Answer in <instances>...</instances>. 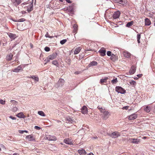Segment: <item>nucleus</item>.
Masks as SVG:
<instances>
[{"instance_id":"nucleus-1","label":"nucleus","mask_w":155,"mask_h":155,"mask_svg":"<svg viewBox=\"0 0 155 155\" xmlns=\"http://www.w3.org/2000/svg\"><path fill=\"white\" fill-rule=\"evenodd\" d=\"M97 108L100 110V112L103 113L102 114V118L104 120L107 119L110 115L109 112L105 110L104 109H103L100 106H98Z\"/></svg>"},{"instance_id":"nucleus-2","label":"nucleus","mask_w":155,"mask_h":155,"mask_svg":"<svg viewBox=\"0 0 155 155\" xmlns=\"http://www.w3.org/2000/svg\"><path fill=\"white\" fill-rule=\"evenodd\" d=\"M64 79L62 78L60 79L58 82L55 84V87L58 88L62 87L64 84Z\"/></svg>"},{"instance_id":"nucleus-3","label":"nucleus","mask_w":155,"mask_h":155,"mask_svg":"<svg viewBox=\"0 0 155 155\" xmlns=\"http://www.w3.org/2000/svg\"><path fill=\"white\" fill-rule=\"evenodd\" d=\"M115 91L118 93L124 94L126 93L125 90L120 87L117 86L115 87Z\"/></svg>"},{"instance_id":"nucleus-4","label":"nucleus","mask_w":155,"mask_h":155,"mask_svg":"<svg viewBox=\"0 0 155 155\" xmlns=\"http://www.w3.org/2000/svg\"><path fill=\"white\" fill-rule=\"evenodd\" d=\"M57 54L56 53H54L48 56L47 58V62L49 61V60H52L57 57Z\"/></svg>"},{"instance_id":"nucleus-5","label":"nucleus","mask_w":155,"mask_h":155,"mask_svg":"<svg viewBox=\"0 0 155 155\" xmlns=\"http://www.w3.org/2000/svg\"><path fill=\"white\" fill-rule=\"evenodd\" d=\"M108 135L113 138H117L120 136V133L117 131L114 132L111 134H108Z\"/></svg>"},{"instance_id":"nucleus-6","label":"nucleus","mask_w":155,"mask_h":155,"mask_svg":"<svg viewBox=\"0 0 155 155\" xmlns=\"http://www.w3.org/2000/svg\"><path fill=\"white\" fill-rule=\"evenodd\" d=\"M66 120L68 121L69 123L74 124L76 122V119L73 117H68L66 118Z\"/></svg>"},{"instance_id":"nucleus-7","label":"nucleus","mask_w":155,"mask_h":155,"mask_svg":"<svg viewBox=\"0 0 155 155\" xmlns=\"http://www.w3.org/2000/svg\"><path fill=\"white\" fill-rule=\"evenodd\" d=\"M28 5L27 6V11L28 12H30L33 10V3L30 2L28 3Z\"/></svg>"},{"instance_id":"nucleus-8","label":"nucleus","mask_w":155,"mask_h":155,"mask_svg":"<svg viewBox=\"0 0 155 155\" xmlns=\"http://www.w3.org/2000/svg\"><path fill=\"white\" fill-rule=\"evenodd\" d=\"M45 139L49 140H56L57 139L54 136L50 135H47L45 137Z\"/></svg>"},{"instance_id":"nucleus-9","label":"nucleus","mask_w":155,"mask_h":155,"mask_svg":"<svg viewBox=\"0 0 155 155\" xmlns=\"http://www.w3.org/2000/svg\"><path fill=\"white\" fill-rule=\"evenodd\" d=\"M120 14V12L118 11L115 12L113 15V18L116 19L119 18Z\"/></svg>"},{"instance_id":"nucleus-10","label":"nucleus","mask_w":155,"mask_h":155,"mask_svg":"<svg viewBox=\"0 0 155 155\" xmlns=\"http://www.w3.org/2000/svg\"><path fill=\"white\" fill-rule=\"evenodd\" d=\"M129 141L134 143L137 144L140 142V140L138 139L130 138Z\"/></svg>"},{"instance_id":"nucleus-11","label":"nucleus","mask_w":155,"mask_h":155,"mask_svg":"<svg viewBox=\"0 0 155 155\" xmlns=\"http://www.w3.org/2000/svg\"><path fill=\"white\" fill-rule=\"evenodd\" d=\"M137 114H133L128 117L129 120H132L136 119L137 118Z\"/></svg>"},{"instance_id":"nucleus-12","label":"nucleus","mask_w":155,"mask_h":155,"mask_svg":"<svg viewBox=\"0 0 155 155\" xmlns=\"http://www.w3.org/2000/svg\"><path fill=\"white\" fill-rule=\"evenodd\" d=\"M64 142L67 144L72 145H73L72 141L69 138L65 139L64 140Z\"/></svg>"},{"instance_id":"nucleus-13","label":"nucleus","mask_w":155,"mask_h":155,"mask_svg":"<svg viewBox=\"0 0 155 155\" xmlns=\"http://www.w3.org/2000/svg\"><path fill=\"white\" fill-rule=\"evenodd\" d=\"M23 70L22 67L21 66H19L17 68L14 69L12 71L13 72H18L20 71H22Z\"/></svg>"},{"instance_id":"nucleus-14","label":"nucleus","mask_w":155,"mask_h":155,"mask_svg":"<svg viewBox=\"0 0 155 155\" xmlns=\"http://www.w3.org/2000/svg\"><path fill=\"white\" fill-rule=\"evenodd\" d=\"M7 34L9 38H10L11 40L14 39L17 37L16 35L15 34L11 33H8Z\"/></svg>"},{"instance_id":"nucleus-15","label":"nucleus","mask_w":155,"mask_h":155,"mask_svg":"<svg viewBox=\"0 0 155 155\" xmlns=\"http://www.w3.org/2000/svg\"><path fill=\"white\" fill-rule=\"evenodd\" d=\"M136 70V67L134 66H132L129 71V73L132 74H134Z\"/></svg>"},{"instance_id":"nucleus-16","label":"nucleus","mask_w":155,"mask_h":155,"mask_svg":"<svg viewBox=\"0 0 155 155\" xmlns=\"http://www.w3.org/2000/svg\"><path fill=\"white\" fill-rule=\"evenodd\" d=\"M106 51L104 48H102L99 51V52L101 53L102 56H104L106 55Z\"/></svg>"},{"instance_id":"nucleus-17","label":"nucleus","mask_w":155,"mask_h":155,"mask_svg":"<svg viewBox=\"0 0 155 155\" xmlns=\"http://www.w3.org/2000/svg\"><path fill=\"white\" fill-rule=\"evenodd\" d=\"M81 112L84 114H87V107L84 106L82 108Z\"/></svg>"},{"instance_id":"nucleus-18","label":"nucleus","mask_w":155,"mask_h":155,"mask_svg":"<svg viewBox=\"0 0 155 155\" xmlns=\"http://www.w3.org/2000/svg\"><path fill=\"white\" fill-rule=\"evenodd\" d=\"M74 28L73 32L76 33L78 30V26L76 24H74L73 25Z\"/></svg>"},{"instance_id":"nucleus-19","label":"nucleus","mask_w":155,"mask_h":155,"mask_svg":"<svg viewBox=\"0 0 155 155\" xmlns=\"http://www.w3.org/2000/svg\"><path fill=\"white\" fill-rule=\"evenodd\" d=\"M26 138L29 141H33L35 140V138H34V137L33 136L31 135L27 136H26Z\"/></svg>"},{"instance_id":"nucleus-20","label":"nucleus","mask_w":155,"mask_h":155,"mask_svg":"<svg viewBox=\"0 0 155 155\" xmlns=\"http://www.w3.org/2000/svg\"><path fill=\"white\" fill-rule=\"evenodd\" d=\"M78 152L80 155H84L86 153V152L84 149L78 150Z\"/></svg>"},{"instance_id":"nucleus-21","label":"nucleus","mask_w":155,"mask_h":155,"mask_svg":"<svg viewBox=\"0 0 155 155\" xmlns=\"http://www.w3.org/2000/svg\"><path fill=\"white\" fill-rule=\"evenodd\" d=\"M81 47H78L76 48L74 51V54H76L79 53L81 50Z\"/></svg>"},{"instance_id":"nucleus-22","label":"nucleus","mask_w":155,"mask_h":155,"mask_svg":"<svg viewBox=\"0 0 155 155\" xmlns=\"http://www.w3.org/2000/svg\"><path fill=\"white\" fill-rule=\"evenodd\" d=\"M145 25H149L151 24V22L148 18H146L145 19Z\"/></svg>"},{"instance_id":"nucleus-23","label":"nucleus","mask_w":155,"mask_h":155,"mask_svg":"<svg viewBox=\"0 0 155 155\" xmlns=\"http://www.w3.org/2000/svg\"><path fill=\"white\" fill-rule=\"evenodd\" d=\"M28 78H32V79L34 80L35 81H39V78L38 77H36L34 75L31 76L30 77H28Z\"/></svg>"},{"instance_id":"nucleus-24","label":"nucleus","mask_w":155,"mask_h":155,"mask_svg":"<svg viewBox=\"0 0 155 155\" xmlns=\"http://www.w3.org/2000/svg\"><path fill=\"white\" fill-rule=\"evenodd\" d=\"M16 116L19 118H25V117L22 112L19 113L16 115Z\"/></svg>"},{"instance_id":"nucleus-25","label":"nucleus","mask_w":155,"mask_h":155,"mask_svg":"<svg viewBox=\"0 0 155 155\" xmlns=\"http://www.w3.org/2000/svg\"><path fill=\"white\" fill-rule=\"evenodd\" d=\"M97 63L96 61H93L91 62L90 64H89V67L91 66H95L97 65Z\"/></svg>"},{"instance_id":"nucleus-26","label":"nucleus","mask_w":155,"mask_h":155,"mask_svg":"<svg viewBox=\"0 0 155 155\" xmlns=\"http://www.w3.org/2000/svg\"><path fill=\"white\" fill-rule=\"evenodd\" d=\"M13 54L10 53L9 55H7L6 57V59L8 61H10L12 59V58L13 57Z\"/></svg>"},{"instance_id":"nucleus-27","label":"nucleus","mask_w":155,"mask_h":155,"mask_svg":"<svg viewBox=\"0 0 155 155\" xmlns=\"http://www.w3.org/2000/svg\"><path fill=\"white\" fill-rule=\"evenodd\" d=\"M123 54L125 57L127 58L130 57V54L128 52H124Z\"/></svg>"},{"instance_id":"nucleus-28","label":"nucleus","mask_w":155,"mask_h":155,"mask_svg":"<svg viewBox=\"0 0 155 155\" xmlns=\"http://www.w3.org/2000/svg\"><path fill=\"white\" fill-rule=\"evenodd\" d=\"M144 110L147 112L148 113L149 112L150 110V108L148 106H147L145 107Z\"/></svg>"},{"instance_id":"nucleus-29","label":"nucleus","mask_w":155,"mask_h":155,"mask_svg":"<svg viewBox=\"0 0 155 155\" xmlns=\"http://www.w3.org/2000/svg\"><path fill=\"white\" fill-rule=\"evenodd\" d=\"M108 79V78L107 77H105L104 79H101L100 80V83H102L104 82H106Z\"/></svg>"},{"instance_id":"nucleus-30","label":"nucleus","mask_w":155,"mask_h":155,"mask_svg":"<svg viewBox=\"0 0 155 155\" xmlns=\"http://www.w3.org/2000/svg\"><path fill=\"white\" fill-rule=\"evenodd\" d=\"M134 23L133 21H131L130 22H128L126 25V26L128 27H129L132 26Z\"/></svg>"},{"instance_id":"nucleus-31","label":"nucleus","mask_w":155,"mask_h":155,"mask_svg":"<svg viewBox=\"0 0 155 155\" xmlns=\"http://www.w3.org/2000/svg\"><path fill=\"white\" fill-rule=\"evenodd\" d=\"M38 113L39 115L45 117V115L44 112L42 111H38Z\"/></svg>"},{"instance_id":"nucleus-32","label":"nucleus","mask_w":155,"mask_h":155,"mask_svg":"<svg viewBox=\"0 0 155 155\" xmlns=\"http://www.w3.org/2000/svg\"><path fill=\"white\" fill-rule=\"evenodd\" d=\"M116 56L114 54H112L111 56V59L113 61H114L116 60Z\"/></svg>"},{"instance_id":"nucleus-33","label":"nucleus","mask_w":155,"mask_h":155,"mask_svg":"<svg viewBox=\"0 0 155 155\" xmlns=\"http://www.w3.org/2000/svg\"><path fill=\"white\" fill-rule=\"evenodd\" d=\"M118 82V81L117 78H116L115 79H114L111 81L112 83L113 84H116Z\"/></svg>"},{"instance_id":"nucleus-34","label":"nucleus","mask_w":155,"mask_h":155,"mask_svg":"<svg viewBox=\"0 0 155 155\" xmlns=\"http://www.w3.org/2000/svg\"><path fill=\"white\" fill-rule=\"evenodd\" d=\"M137 37L138 43H139L140 42V35L139 34H137Z\"/></svg>"},{"instance_id":"nucleus-35","label":"nucleus","mask_w":155,"mask_h":155,"mask_svg":"<svg viewBox=\"0 0 155 155\" xmlns=\"http://www.w3.org/2000/svg\"><path fill=\"white\" fill-rule=\"evenodd\" d=\"M67 40L66 39H63L62 40H61L60 41V43L62 44L63 45L64 44L66 41H67Z\"/></svg>"},{"instance_id":"nucleus-36","label":"nucleus","mask_w":155,"mask_h":155,"mask_svg":"<svg viewBox=\"0 0 155 155\" xmlns=\"http://www.w3.org/2000/svg\"><path fill=\"white\" fill-rule=\"evenodd\" d=\"M12 110V111H13L14 112H16L18 110V108L17 107H13Z\"/></svg>"},{"instance_id":"nucleus-37","label":"nucleus","mask_w":155,"mask_h":155,"mask_svg":"<svg viewBox=\"0 0 155 155\" xmlns=\"http://www.w3.org/2000/svg\"><path fill=\"white\" fill-rule=\"evenodd\" d=\"M5 101H3L1 99H0V104H5Z\"/></svg>"},{"instance_id":"nucleus-38","label":"nucleus","mask_w":155,"mask_h":155,"mask_svg":"<svg viewBox=\"0 0 155 155\" xmlns=\"http://www.w3.org/2000/svg\"><path fill=\"white\" fill-rule=\"evenodd\" d=\"M67 9L69 12L70 11L71 13H73V10L72 8L71 9V7H69V8H68Z\"/></svg>"},{"instance_id":"nucleus-39","label":"nucleus","mask_w":155,"mask_h":155,"mask_svg":"<svg viewBox=\"0 0 155 155\" xmlns=\"http://www.w3.org/2000/svg\"><path fill=\"white\" fill-rule=\"evenodd\" d=\"M19 132L20 134H23L24 132H26V133H28V131L26 130H19Z\"/></svg>"},{"instance_id":"nucleus-40","label":"nucleus","mask_w":155,"mask_h":155,"mask_svg":"<svg viewBox=\"0 0 155 155\" xmlns=\"http://www.w3.org/2000/svg\"><path fill=\"white\" fill-rule=\"evenodd\" d=\"M45 51H48L50 50V48L49 47H46L44 49Z\"/></svg>"},{"instance_id":"nucleus-41","label":"nucleus","mask_w":155,"mask_h":155,"mask_svg":"<svg viewBox=\"0 0 155 155\" xmlns=\"http://www.w3.org/2000/svg\"><path fill=\"white\" fill-rule=\"evenodd\" d=\"M107 54L108 56H110L112 55V53L110 51H107Z\"/></svg>"},{"instance_id":"nucleus-42","label":"nucleus","mask_w":155,"mask_h":155,"mask_svg":"<svg viewBox=\"0 0 155 155\" xmlns=\"http://www.w3.org/2000/svg\"><path fill=\"white\" fill-rule=\"evenodd\" d=\"M45 36L46 38H52L53 37H52V36H49L48 34V32H47V33L45 35Z\"/></svg>"},{"instance_id":"nucleus-43","label":"nucleus","mask_w":155,"mask_h":155,"mask_svg":"<svg viewBox=\"0 0 155 155\" xmlns=\"http://www.w3.org/2000/svg\"><path fill=\"white\" fill-rule=\"evenodd\" d=\"M52 63L53 64L57 65L58 64V63L57 61H54L52 62Z\"/></svg>"},{"instance_id":"nucleus-44","label":"nucleus","mask_w":155,"mask_h":155,"mask_svg":"<svg viewBox=\"0 0 155 155\" xmlns=\"http://www.w3.org/2000/svg\"><path fill=\"white\" fill-rule=\"evenodd\" d=\"M15 2L18 5L19 4L21 3V0H15Z\"/></svg>"},{"instance_id":"nucleus-45","label":"nucleus","mask_w":155,"mask_h":155,"mask_svg":"<svg viewBox=\"0 0 155 155\" xmlns=\"http://www.w3.org/2000/svg\"><path fill=\"white\" fill-rule=\"evenodd\" d=\"M9 117V118H11V119H12L13 120H14L16 119V118L15 117H13L12 116H10Z\"/></svg>"},{"instance_id":"nucleus-46","label":"nucleus","mask_w":155,"mask_h":155,"mask_svg":"<svg viewBox=\"0 0 155 155\" xmlns=\"http://www.w3.org/2000/svg\"><path fill=\"white\" fill-rule=\"evenodd\" d=\"M25 21V19L24 18H22L19 19L18 20L19 22H23Z\"/></svg>"},{"instance_id":"nucleus-47","label":"nucleus","mask_w":155,"mask_h":155,"mask_svg":"<svg viewBox=\"0 0 155 155\" xmlns=\"http://www.w3.org/2000/svg\"><path fill=\"white\" fill-rule=\"evenodd\" d=\"M129 107L128 106H126L122 108V109L123 110H127L128 108Z\"/></svg>"},{"instance_id":"nucleus-48","label":"nucleus","mask_w":155,"mask_h":155,"mask_svg":"<svg viewBox=\"0 0 155 155\" xmlns=\"http://www.w3.org/2000/svg\"><path fill=\"white\" fill-rule=\"evenodd\" d=\"M35 128L38 130H39L41 129V128L38 126H35Z\"/></svg>"},{"instance_id":"nucleus-49","label":"nucleus","mask_w":155,"mask_h":155,"mask_svg":"<svg viewBox=\"0 0 155 155\" xmlns=\"http://www.w3.org/2000/svg\"><path fill=\"white\" fill-rule=\"evenodd\" d=\"M68 62L67 63L69 65H70L71 64V59H68L67 60Z\"/></svg>"},{"instance_id":"nucleus-50","label":"nucleus","mask_w":155,"mask_h":155,"mask_svg":"<svg viewBox=\"0 0 155 155\" xmlns=\"http://www.w3.org/2000/svg\"><path fill=\"white\" fill-rule=\"evenodd\" d=\"M10 102H15V104L16 105H17V102L16 101H14V100H11V101Z\"/></svg>"},{"instance_id":"nucleus-51","label":"nucleus","mask_w":155,"mask_h":155,"mask_svg":"<svg viewBox=\"0 0 155 155\" xmlns=\"http://www.w3.org/2000/svg\"><path fill=\"white\" fill-rule=\"evenodd\" d=\"M0 147L1 148H5V146L3 144H0Z\"/></svg>"},{"instance_id":"nucleus-52","label":"nucleus","mask_w":155,"mask_h":155,"mask_svg":"<svg viewBox=\"0 0 155 155\" xmlns=\"http://www.w3.org/2000/svg\"><path fill=\"white\" fill-rule=\"evenodd\" d=\"M79 71H76L74 73L75 74H78L79 73Z\"/></svg>"},{"instance_id":"nucleus-53","label":"nucleus","mask_w":155,"mask_h":155,"mask_svg":"<svg viewBox=\"0 0 155 155\" xmlns=\"http://www.w3.org/2000/svg\"><path fill=\"white\" fill-rule=\"evenodd\" d=\"M13 155H19V154L18 153H15L13 154Z\"/></svg>"},{"instance_id":"nucleus-54","label":"nucleus","mask_w":155,"mask_h":155,"mask_svg":"<svg viewBox=\"0 0 155 155\" xmlns=\"http://www.w3.org/2000/svg\"><path fill=\"white\" fill-rule=\"evenodd\" d=\"M56 121L58 123H59V122H61V121L60 120H56Z\"/></svg>"},{"instance_id":"nucleus-55","label":"nucleus","mask_w":155,"mask_h":155,"mask_svg":"<svg viewBox=\"0 0 155 155\" xmlns=\"http://www.w3.org/2000/svg\"><path fill=\"white\" fill-rule=\"evenodd\" d=\"M88 155H94L92 153H89Z\"/></svg>"},{"instance_id":"nucleus-56","label":"nucleus","mask_w":155,"mask_h":155,"mask_svg":"<svg viewBox=\"0 0 155 155\" xmlns=\"http://www.w3.org/2000/svg\"><path fill=\"white\" fill-rule=\"evenodd\" d=\"M30 46H31V48H32L33 46V45L32 44H30Z\"/></svg>"},{"instance_id":"nucleus-57","label":"nucleus","mask_w":155,"mask_h":155,"mask_svg":"<svg viewBox=\"0 0 155 155\" xmlns=\"http://www.w3.org/2000/svg\"><path fill=\"white\" fill-rule=\"evenodd\" d=\"M141 76V75H140V74H138L137 75V76H138L139 77H140Z\"/></svg>"},{"instance_id":"nucleus-58","label":"nucleus","mask_w":155,"mask_h":155,"mask_svg":"<svg viewBox=\"0 0 155 155\" xmlns=\"http://www.w3.org/2000/svg\"><path fill=\"white\" fill-rule=\"evenodd\" d=\"M61 2H63V0H59Z\"/></svg>"},{"instance_id":"nucleus-59","label":"nucleus","mask_w":155,"mask_h":155,"mask_svg":"<svg viewBox=\"0 0 155 155\" xmlns=\"http://www.w3.org/2000/svg\"><path fill=\"white\" fill-rule=\"evenodd\" d=\"M13 104H14L15 105H16L15 104V102H13Z\"/></svg>"},{"instance_id":"nucleus-60","label":"nucleus","mask_w":155,"mask_h":155,"mask_svg":"<svg viewBox=\"0 0 155 155\" xmlns=\"http://www.w3.org/2000/svg\"><path fill=\"white\" fill-rule=\"evenodd\" d=\"M154 110V112H155V107Z\"/></svg>"},{"instance_id":"nucleus-61","label":"nucleus","mask_w":155,"mask_h":155,"mask_svg":"<svg viewBox=\"0 0 155 155\" xmlns=\"http://www.w3.org/2000/svg\"><path fill=\"white\" fill-rule=\"evenodd\" d=\"M24 4H26L25 2V3H24Z\"/></svg>"},{"instance_id":"nucleus-62","label":"nucleus","mask_w":155,"mask_h":155,"mask_svg":"<svg viewBox=\"0 0 155 155\" xmlns=\"http://www.w3.org/2000/svg\"><path fill=\"white\" fill-rule=\"evenodd\" d=\"M144 138H145V137H144Z\"/></svg>"},{"instance_id":"nucleus-63","label":"nucleus","mask_w":155,"mask_h":155,"mask_svg":"<svg viewBox=\"0 0 155 155\" xmlns=\"http://www.w3.org/2000/svg\"><path fill=\"white\" fill-rule=\"evenodd\" d=\"M144 138H145V137H144Z\"/></svg>"}]
</instances>
